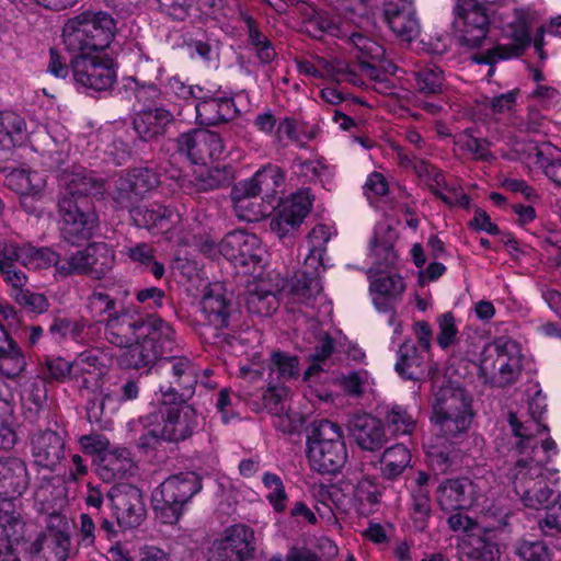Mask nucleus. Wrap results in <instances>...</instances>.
Listing matches in <instances>:
<instances>
[{
	"instance_id": "7c9ffc66",
	"label": "nucleus",
	"mask_w": 561,
	"mask_h": 561,
	"mask_svg": "<svg viewBox=\"0 0 561 561\" xmlns=\"http://www.w3.org/2000/svg\"><path fill=\"white\" fill-rule=\"evenodd\" d=\"M130 218L136 227L151 229H170L173 217L179 216L171 207L152 204L149 207H130Z\"/></svg>"
},
{
	"instance_id": "c85d7f7f",
	"label": "nucleus",
	"mask_w": 561,
	"mask_h": 561,
	"mask_svg": "<svg viewBox=\"0 0 561 561\" xmlns=\"http://www.w3.org/2000/svg\"><path fill=\"white\" fill-rule=\"evenodd\" d=\"M428 353L412 341L403 342L398 350L396 371L404 379L420 380L426 374Z\"/></svg>"
},
{
	"instance_id": "ea45409f",
	"label": "nucleus",
	"mask_w": 561,
	"mask_h": 561,
	"mask_svg": "<svg viewBox=\"0 0 561 561\" xmlns=\"http://www.w3.org/2000/svg\"><path fill=\"white\" fill-rule=\"evenodd\" d=\"M268 380L284 385V382L299 376V358L286 352L274 351L268 362Z\"/></svg>"
},
{
	"instance_id": "f257e3e1",
	"label": "nucleus",
	"mask_w": 561,
	"mask_h": 561,
	"mask_svg": "<svg viewBox=\"0 0 561 561\" xmlns=\"http://www.w3.org/2000/svg\"><path fill=\"white\" fill-rule=\"evenodd\" d=\"M60 184V233L65 241L78 245L90 239L98 226V216L90 210L89 197L99 193L102 184L85 169L64 172Z\"/></svg>"
},
{
	"instance_id": "c9c22d12",
	"label": "nucleus",
	"mask_w": 561,
	"mask_h": 561,
	"mask_svg": "<svg viewBox=\"0 0 561 561\" xmlns=\"http://www.w3.org/2000/svg\"><path fill=\"white\" fill-rule=\"evenodd\" d=\"M233 180V168L228 164H218L197 172L192 183L197 192H208L228 187L232 184Z\"/></svg>"
},
{
	"instance_id": "3c124183",
	"label": "nucleus",
	"mask_w": 561,
	"mask_h": 561,
	"mask_svg": "<svg viewBox=\"0 0 561 561\" xmlns=\"http://www.w3.org/2000/svg\"><path fill=\"white\" fill-rule=\"evenodd\" d=\"M432 516L431 496L421 490H412L410 517L416 531H424L427 528Z\"/></svg>"
},
{
	"instance_id": "f3484780",
	"label": "nucleus",
	"mask_w": 561,
	"mask_h": 561,
	"mask_svg": "<svg viewBox=\"0 0 561 561\" xmlns=\"http://www.w3.org/2000/svg\"><path fill=\"white\" fill-rule=\"evenodd\" d=\"M70 65L76 82L88 89L91 95L105 90V49L76 55Z\"/></svg>"
},
{
	"instance_id": "a878e982",
	"label": "nucleus",
	"mask_w": 561,
	"mask_h": 561,
	"mask_svg": "<svg viewBox=\"0 0 561 561\" xmlns=\"http://www.w3.org/2000/svg\"><path fill=\"white\" fill-rule=\"evenodd\" d=\"M195 111L196 122L203 126H215L230 122L239 113L232 98L213 95L196 102Z\"/></svg>"
},
{
	"instance_id": "4d7b16f0",
	"label": "nucleus",
	"mask_w": 561,
	"mask_h": 561,
	"mask_svg": "<svg viewBox=\"0 0 561 561\" xmlns=\"http://www.w3.org/2000/svg\"><path fill=\"white\" fill-rule=\"evenodd\" d=\"M387 425L394 434H411L415 428V420L401 405H393L386 414Z\"/></svg>"
},
{
	"instance_id": "37998d69",
	"label": "nucleus",
	"mask_w": 561,
	"mask_h": 561,
	"mask_svg": "<svg viewBox=\"0 0 561 561\" xmlns=\"http://www.w3.org/2000/svg\"><path fill=\"white\" fill-rule=\"evenodd\" d=\"M3 183L18 195L39 194L45 184L37 172L25 169L11 170L5 174Z\"/></svg>"
},
{
	"instance_id": "473e14b6",
	"label": "nucleus",
	"mask_w": 561,
	"mask_h": 561,
	"mask_svg": "<svg viewBox=\"0 0 561 561\" xmlns=\"http://www.w3.org/2000/svg\"><path fill=\"white\" fill-rule=\"evenodd\" d=\"M516 494L528 508L550 510L559 504V510H561V502L554 497L553 490L546 484L543 479L538 482L537 486L533 488L528 486L524 480H518Z\"/></svg>"
},
{
	"instance_id": "393cba45",
	"label": "nucleus",
	"mask_w": 561,
	"mask_h": 561,
	"mask_svg": "<svg viewBox=\"0 0 561 561\" xmlns=\"http://www.w3.org/2000/svg\"><path fill=\"white\" fill-rule=\"evenodd\" d=\"M25 542V523L13 501L0 502V550H15Z\"/></svg>"
},
{
	"instance_id": "e433bc0d",
	"label": "nucleus",
	"mask_w": 561,
	"mask_h": 561,
	"mask_svg": "<svg viewBox=\"0 0 561 561\" xmlns=\"http://www.w3.org/2000/svg\"><path fill=\"white\" fill-rule=\"evenodd\" d=\"M175 151L187 158L192 163H205V129H193L181 134L178 138L170 140Z\"/></svg>"
},
{
	"instance_id": "9d476101",
	"label": "nucleus",
	"mask_w": 561,
	"mask_h": 561,
	"mask_svg": "<svg viewBox=\"0 0 561 561\" xmlns=\"http://www.w3.org/2000/svg\"><path fill=\"white\" fill-rule=\"evenodd\" d=\"M486 482L478 478H454L444 480L436 490V500L445 512L469 510L485 496Z\"/></svg>"
},
{
	"instance_id": "8fccbe9b",
	"label": "nucleus",
	"mask_w": 561,
	"mask_h": 561,
	"mask_svg": "<svg viewBox=\"0 0 561 561\" xmlns=\"http://www.w3.org/2000/svg\"><path fill=\"white\" fill-rule=\"evenodd\" d=\"M415 89L425 95H436L443 91L444 72L436 66L420 68L413 72Z\"/></svg>"
},
{
	"instance_id": "09e8293b",
	"label": "nucleus",
	"mask_w": 561,
	"mask_h": 561,
	"mask_svg": "<svg viewBox=\"0 0 561 561\" xmlns=\"http://www.w3.org/2000/svg\"><path fill=\"white\" fill-rule=\"evenodd\" d=\"M431 421L437 434L450 439L465 433L472 417L455 414H432Z\"/></svg>"
},
{
	"instance_id": "6ab92c4d",
	"label": "nucleus",
	"mask_w": 561,
	"mask_h": 561,
	"mask_svg": "<svg viewBox=\"0 0 561 561\" xmlns=\"http://www.w3.org/2000/svg\"><path fill=\"white\" fill-rule=\"evenodd\" d=\"M347 430L350 436L363 450H379L388 440L382 422L371 414H354L347 423Z\"/></svg>"
},
{
	"instance_id": "e2e57ef3",
	"label": "nucleus",
	"mask_w": 561,
	"mask_h": 561,
	"mask_svg": "<svg viewBox=\"0 0 561 561\" xmlns=\"http://www.w3.org/2000/svg\"><path fill=\"white\" fill-rule=\"evenodd\" d=\"M311 206L312 198L309 190H306L294 194L290 199L283 204L280 209L301 224L310 211Z\"/></svg>"
},
{
	"instance_id": "49530a36",
	"label": "nucleus",
	"mask_w": 561,
	"mask_h": 561,
	"mask_svg": "<svg viewBox=\"0 0 561 561\" xmlns=\"http://www.w3.org/2000/svg\"><path fill=\"white\" fill-rule=\"evenodd\" d=\"M254 179L262 194V201L270 202L284 184L285 174L278 165L266 164L254 173Z\"/></svg>"
},
{
	"instance_id": "69168bd1",
	"label": "nucleus",
	"mask_w": 561,
	"mask_h": 561,
	"mask_svg": "<svg viewBox=\"0 0 561 561\" xmlns=\"http://www.w3.org/2000/svg\"><path fill=\"white\" fill-rule=\"evenodd\" d=\"M404 282L401 276L387 275L370 282V290L376 295L398 298L404 291Z\"/></svg>"
},
{
	"instance_id": "dca6fc26",
	"label": "nucleus",
	"mask_w": 561,
	"mask_h": 561,
	"mask_svg": "<svg viewBox=\"0 0 561 561\" xmlns=\"http://www.w3.org/2000/svg\"><path fill=\"white\" fill-rule=\"evenodd\" d=\"M163 413L161 437L164 442L179 443L187 439L198 427L197 411L190 404H168Z\"/></svg>"
},
{
	"instance_id": "79ce46f5",
	"label": "nucleus",
	"mask_w": 561,
	"mask_h": 561,
	"mask_svg": "<svg viewBox=\"0 0 561 561\" xmlns=\"http://www.w3.org/2000/svg\"><path fill=\"white\" fill-rule=\"evenodd\" d=\"M248 43L261 65H268L276 58V50L270 38L257 27L251 16L244 19Z\"/></svg>"
},
{
	"instance_id": "2f4dec72",
	"label": "nucleus",
	"mask_w": 561,
	"mask_h": 561,
	"mask_svg": "<svg viewBox=\"0 0 561 561\" xmlns=\"http://www.w3.org/2000/svg\"><path fill=\"white\" fill-rule=\"evenodd\" d=\"M25 366L26 360L20 346L0 322V375L15 378Z\"/></svg>"
},
{
	"instance_id": "680f3d73",
	"label": "nucleus",
	"mask_w": 561,
	"mask_h": 561,
	"mask_svg": "<svg viewBox=\"0 0 561 561\" xmlns=\"http://www.w3.org/2000/svg\"><path fill=\"white\" fill-rule=\"evenodd\" d=\"M247 307L250 312L259 316H271L278 308V298L260 293L255 288L249 290Z\"/></svg>"
},
{
	"instance_id": "052dcab7",
	"label": "nucleus",
	"mask_w": 561,
	"mask_h": 561,
	"mask_svg": "<svg viewBox=\"0 0 561 561\" xmlns=\"http://www.w3.org/2000/svg\"><path fill=\"white\" fill-rule=\"evenodd\" d=\"M340 387L351 397H362L369 386V374L366 370H355L342 375L339 379Z\"/></svg>"
},
{
	"instance_id": "412c9836",
	"label": "nucleus",
	"mask_w": 561,
	"mask_h": 561,
	"mask_svg": "<svg viewBox=\"0 0 561 561\" xmlns=\"http://www.w3.org/2000/svg\"><path fill=\"white\" fill-rule=\"evenodd\" d=\"M30 485L26 463L18 457L0 458V502L23 495Z\"/></svg>"
},
{
	"instance_id": "2eb2a0df",
	"label": "nucleus",
	"mask_w": 561,
	"mask_h": 561,
	"mask_svg": "<svg viewBox=\"0 0 561 561\" xmlns=\"http://www.w3.org/2000/svg\"><path fill=\"white\" fill-rule=\"evenodd\" d=\"M383 18L393 34L402 41L412 42L420 34V21L411 1L385 0Z\"/></svg>"
},
{
	"instance_id": "9b49d317",
	"label": "nucleus",
	"mask_w": 561,
	"mask_h": 561,
	"mask_svg": "<svg viewBox=\"0 0 561 561\" xmlns=\"http://www.w3.org/2000/svg\"><path fill=\"white\" fill-rule=\"evenodd\" d=\"M528 12L524 9H514L512 20L505 26V34L512 39L510 44H499L492 49L478 53L473 61L480 65H494L504 60L520 56L530 43L528 30Z\"/></svg>"
},
{
	"instance_id": "4468645a",
	"label": "nucleus",
	"mask_w": 561,
	"mask_h": 561,
	"mask_svg": "<svg viewBox=\"0 0 561 561\" xmlns=\"http://www.w3.org/2000/svg\"><path fill=\"white\" fill-rule=\"evenodd\" d=\"M219 251L234 266L242 267L261 265L265 254L260 239L243 230L227 233L219 243Z\"/></svg>"
},
{
	"instance_id": "a19ab883",
	"label": "nucleus",
	"mask_w": 561,
	"mask_h": 561,
	"mask_svg": "<svg viewBox=\"0 0 561 561\" xmlns=\"http://www.w3.org/2000/svg\"><path fill=\"white\" fill-rule=\"evenodd\" d=\"M537 454H526L517 459L514 468L511 470L513 486L516 491L518 480H524L530 488L537 486L538 482L543 479L545 467L543 460L536 459Z\"/></svg>"
},
{
	"instance_id": "6e6d98bb",
	"label": "nucleus",
	"mask_w": 561,
	"mask_h": 561,
	"mask_svg": "<svg viewBox=\"0 0 561 561\" xmlns=\"http://www.w3.org/2000/svg\"><path fill=\"white\" fill-rule=\"evenodd\" d=\"M374 267L369 272L380 273L392 267L397 262V254L391 242L380 240L377 236L371 240V253Z\"/></svg>"
},
{
	"instance_id": "72a5a7b5",
	"label": "nucleus",
	"mask_w": 561,
	"mask_h": 561,
	"mask_svg": "<svg viewBox=\"0 0 561 561\" xmlns=\"http://www.w3.org/2000/svg\"><path fill=\"white\" fill-rule=\"evenodd\" d=\"M455 146L471 159L482 162H492L495 156L491 151V141L483 137H477L473 128H466L454 138Z\"/></svg>"
},
{
	"instance_id": "b1692460",
	"label": "nucleus",
	"mask_w": 561,
	"mask_h": 561,
	"mask_svg": "<svg viewBox=\"0 0 561 561\" xmlns=\"http://www.w3.org/2000/svg\"><path fill=\"white\" fill-rule=\"evenodd\" d=\"M471 402V397L465 388L449 382L435 392L432 402V414H455L472 417Z\"/></svg>"
},
{
	"instance_id": "338daca9",
	"label": "nucleus",
	"mask_w": 561,
	"mask_h": 561,
	"mask_svg": "<svg viewBox=\"0 0 561 561\" xmlns=\"http://www.w3.org/2000/svg\"><path fill=\"white\" fill-rule=\"evenodd\" d=\"M438 334L436 341L442 350H448L457 340L458 328L451 312H446L437 318Z\"/></svg>"
},
{
	"instance_id": "6e6552de",
	"label": "nucleus",
	"mask_w": 561,
	"mask_h": 561,
	"mask_svg": "<svg viewBox=\"0 0 561 561\" xmlns=\"http://www.w3.org/2000/svg\"><path fill=\"white\" fill-rule=\"evenodd\" d=\"M454 15L453 26L460 45L469 48L481 46L490 31L486 8L477 0H458Z\"/></svg>"
},
{
	"instance_id": "ddd939ff",
	"label": "nucleus",
	"mask_w": 561,
	"mask_h": 561,
	"mask_svg": "<svg viewBox=\"0 0 561 561\" xmlns=\"http://www.w3.org/2000/svg\"><path fill=\"white\" fill-rule=\"evenodd\" d=\"M159 183V175L152 169L135 168L115 180L112 198L121 208H130Z\"/></svg>"
},
{
	"instance_id": "774afa93",
	"label": "nucleus",
	"mask_w": 561,
	"mask_h": 561,
	"mask_svg": "<svg viewBox=\"0 0 561 561\" xmlns=\"http://www.w3.org/2000/svg\"><path fill=\"white\" fill-rule=\"evenodd\" d=\"M516 553L524 561H550L551 553L543 541L520 540L516 546Z\"/></svg>"
},
{
	"instance_id": "a211bd4d",
	"label": "nucleus",
	"mask_w": 561,
	"mask_h": 561,
	"mask_svg": "<svg viewBox=\"0 0 561 561\" xmlns=\"http://www.w3.org/2000/svg\"><path fill=\"white\" fill-rule=\"evenodd\" d=\"M105 244L90 243L83 251H78L58 265V274L67 277L73 274H90L95 279H102L104 274Z\"/></svg>"
},
{
	"instance_id": "603ef678",
	"label": "nucleus",
	"mask_w": 561,
	"mask_h": 561,
	"mask_svg": "<svg viewBox=\"0 0 561 561\" xmlns=\"http://www.w3.org/2000/svg\"><path fill=\"white\" fill-rule=\"evenodd\" d=\"M462 561H500V550L496 543L477 538L462 548Z\"/></svg>"
},
{
	"instance_id": "13d9d810",
	"label": "nucleus",
	"mask_w": 561,
	"mask_h": 561,
	"mask_svg": "<svg viewBox=\"0 0 561 561\" xmlns=\"http://www.w3.org/2000/svg\"><path fill=\"white\" fill-rule=\"evenodd\" d=\"M153 510L157 518L163 524H175L183 512V505L175 502H167V499L157 494V490L152 492Z\"/></svg>"
},
{
	"instance_id": "4be33fe9",
	"label": "nucleus",
	"mask_w": 561,
	"mask_h": 561,
	"mask_svg": "<svg viewBox=\"0 0 561 561\" xmlns=\"http://www.w3.org/2000/svg\"><path fill=\"white\" fill-rule=\"evenodd\" d=\"M34 462L54 471L65 458V439L51 430L38 431L31 439Z\"/></svg>"
},
{
	"instance_id": "a18cd8bd",
	"label": "nucleus",
	"mask_w": 561,
	"mask_h": 561,
	"mask_svg": "<svg viewBox=\"0 0 561 561\" xmlns=\"http://www.w3.org/2000/svg\"><path fill=\"white\" fill-rule=\"evenodd\" d=\"M380 497L381 490L373 479L363 478L357 482L354 490V502L359 515L368 516L374 513Z\"/></svg>"
},
{
	"instance_id": "5701e85b",
	"label": "nucleus",
	"mask_w": 561,
	"mask_h": 561,
	"mask_svg": "<svg viewBox=\"0 0 561 561\" xmlns=\"http://www.w3.org/2000/svg\"><path fill=\"white\" fill-rule=\"evenodd\" d=\"M114 345L118 347V352L111 354V358H114L122 369L139 370L148 367L151 370L161 357L157 350L150 347L142 339Z\"/></svg>"
},
{
	"instance_id": "f704fd0d",
	"label": "nucleus",
	"mask_w": 561,
	"mask_h": 561,
	"mask_svg": "<svg viewBox=\"0 0 561 561\" xmlns=\"http://www.w3.org/2000/svg\"><path fill=\"white\" fill-rule=\"evenodd\" d=\"M319 270L306 267L296 273L290 287L293 298L301 304L311 305L318 295L322 291V285L319 278Z\"/></svg>"
},
{
	"instance_id": "bf43d9fd",
	"label": "nucleus",
	"mask_w": 561,
	"mask_h": 561,
	"mask_svg": "<svg viewBox=\"0 0 561 561\" xmlns=\"http://www.w3.org/2000/svg\"><path fill=\"white\" fill-rule=\"evenodd\" d=\"M288 392V388L284 385L268 380V387L262 398L264 408L268 413L276 415L286 411L285 400Z\"/></svg>"
},
{
	"instance_id": "1a4fd4ad",
	"label": "nucleus",
	"mask_w": 561,
	"mask_h": 561,
	"mask_svg": "<svg viewBox=\"0 0 561 561\" xmlns=\"http://www.w3.org/2000/svg\"><path fill=\"white\" fill-rule=\"evenodd\" d=\"M255 551V536L251 527L234 524L216 538L207 552V561H250Z\"/></svg>"
},
{
	"instance_id": "bb28decb",
	"label": "nucleus",
	"mask_w": 561,
	"mask_h": 561,
	"mask_svg": "<svg viewBox=\"0 0 561 561\" xmlns=\"http://www.w3.org/2000/svg\"><path fill=\"white\" fill-rule=\"evenodd\" d=\"M156 490L157 494L167 499V502L184 506L202 490V478L193 471L181 472L167 478Z\"/></svg>"
},
{
	"instance_id": "cd10ccee",
	"label": "nucleus",
	"mask_w": 561,
	"mask_h": 561,
	"mask_svg": "<svg viewBox=\"0 0 561 561\" xmlns=\"http://www.w3.org/2000/svg\"><path fill=\"white\" fill-rule=\"evenodd\" d=\"M314 22L323 32H328L333 36L347 37L360 53V56H358L359 58H367L370 60H380L383 58V47L367 36L357 32H348L344 27L340 26L337 22L329 18L318 16Z\"/></svg>"
},
{
	"instance_id": "423d86ee",
	"label": "nucleus",
	"mask_w": 561,
	"mask_h": 561,
	"mask_svg": "<svg viewBox=\"0 0 561 561\" xmlns=\"http://www.w3.org/2000/svg\"><path fill=\"white\" fill-rule=\"evenodd\" d=\"M199 312L204 339L220 347H232L238 337L229 330L230 301L220 284H215L205 291L199 302Z\"/></svg>"
},
{
	"instance_id": "4c0bfd02",
	"label": "nucleus",
	"mask_w": 561,
	"mask_h": 561,
	"mask_svg": "<svg viewBox=\"0 0 561 561\" xmlns=\"http://www.w3.org/2000/svg\"><path fill=\"white\" fill-rule=\"evenodd\" d=\"M26 123L11 111L0 112V151H9L24 139Z\"/></svg>"
},
{
	"instance_id": "0e129e2a",
	"label": "nucleus",
	"mask_w": 561,
	"mask_h": 561,
	"mask_svg": "<svg viewBox=\"0 0 561 561\" xmlns=\"http://www.w3.org/2000/svg\"><path fill=\"white\" fill-rule=\"evenodd\" d=\"M291 168L293 172L304 180V183L317 182L328 173V167L316 160L296 158Z\"/></svg>"
},
{
	"instance_id": "20e7f679",
	"label": "nucleus",
	"mask_w": 561,
	"mask_h": 561,
	"mask_svg": "<svg viewBox=\"0 0 561 561\" xmlns=\"http://www.w3.org/2000/svg\"><path fill=\"white\" fill-rule=\"evenodd\" d=\"M518 344L505 336L497 337L483 347L479 377L491 387L505 388L514 385L522 373Z\"/></svg>"
},
{
	"instance_id": "c756f323",
	"label": "nucleus",
	"mask_w": 561,
	"mask_h": 561,
	"mask_svg": "<svg viewBox=\"0 0 561 561\" xmlns=\"http://www.w3.org/2000/svg\"><path fill=\"white\" fill-rule=\"evenodd\" d=\"M174 121L173 114L161 106L153 108H140L134 118V129L144 140L152 139L165 131V128Z\"/></svg>"
},
{
	"instance_id": "de8ad7c7",
	"label": "nucleus",
	"mask_w": 561,
	"mask_h": 561,
	"mask_svg": "<svg viewBox=\"0 0 561 561\" xmlns=\"http://www.w3.org/2000/svg\"><path fill=\"white\" fill-rule=\"evenodd\" d=\"M22 257L23 266L30 270L47 268L54 265L58 273V265L64 263V260L59 259V254L49 248H36L31 243H25V253L22 254Z\"/></svg>"
},
{
	"instance_id": "0eeeda50",
	"label": "nucleus",
	"mask_w": 561,
	"mask_h": 561,
	"mask_svg": "<svg viewBox=\"0 0 561 561\" xmlns=\"http://www.w3.org/2000/svg\"><path fill=\"white\" fill-rule=\"evenodd\" d=\"M66 50L77 55L105 49V12L83 11L68 19L62 27Z\"/></svg>"
},
{
	"instance_id": "7ed1b4c3",
	"label": "nucleus",
	"mask_w": 561,
	"mask_h": 561,
	"mask_svg": "<svg viewBox=\"0 0 561 561\" xmlns=\"http://www.w3.org/2000/svg\"><path fill=\"white\" fill-rule=\"evenodd\" d=\"M306 445L310 467L319 473L335 474L347 460L343 431L330 420H314L307 426Z\"/></svg>"
},
{
	"instance_id": "864d4df0",
	"label": "nucleus",
	"mask_w": 561,
	"mask_h": 561,
	"mask_svg": "<svg viewBox=\"0 0 561 561\" xmlns=\"http://www.w3.org/2000/svg\"><path fill=\"white\" fill-rule=\"evenodd\" d=\"M84 324L68 318H55L49 325L48 334L56 343H62L67 339L79 342L82 339Z\"/></svg>"
},
{
	"instance_id": "58836bf2",
	"label": "nucleus",
	"mask_w": 561,
	"mask_h": 561,
	"mask_svg": "<svg viewBox=\"0 0 561 561\" xmlns=\"http://www.w3.org/2000/svg\"><path fill=\"white\" fill-rule=\"evenodd\" d=\"M410 450L403 444H396L387 448L381 456V477L386 480H396L410 466Z\"/></svg>"
},
{
	"instance_id": "f8f14e48",
	"label": "nucleus",
	"mask_w": 561,
	"mask_h": 561,
	"mask_svg": "<svg viewBox=\"0 0 561 561\" xmlns=\"http://www.w3.org/2000/svg\"><path fill=\"white\" fill-rule=\"evenodd\" d=\"M112 516L122 528L139 526L146 518V506L140 490L128 483H118L107 492Z\"/></svg>"
},
{
	"instance_id": "f03ea898",
	"label": "nucleus",
	"mask_w": 561,
	"mask_h": 561,
	"mask_svg": "<svg viewBox=\"0 0 561 561\" xmlns=\"http://www.w3.org/2000/svg\"><path fill=\"white\" fill-rule=\"evenodd\" d=\"M174 335L171 324L160 317H142L124 299L107 296V343L127 344L142 339L160 356H164L173 351Z\"/></svg>"
},
{
	"instance_id": "aec40b11",
	"label": "nucleus",
	"mask_w": 561,
	"mask_h": 561,
	"mask_svg": "<svg viewBox=\"0 0 561 561\" xmlns=\"http://www.w3.org/2000/svg\"><path fill=\"white\" fill-rule=\"evenodd\" d=\"M529 412L531 420L519 421L514 412L508 413V424L511 426L514 436L518 437L519 440L516 444L517 449L520 454H538L537 442L535 436L542 432H547L548 427L541 424V415L543 413L540 408L538 400L534 399L529 404Z\"/></svg>"
},
{
	"instance_id": "39448f33",
	"label": "nucleus",
	"mask_w": 561,
	"mask_h": 561,
	"mask_svg": "<svg viewBox=\"0 0 561 561\" xmlns=\"http://www.w3.org/2000/svg\"><path fill=\"white\" fill-rule=\"evenodd\" d=\"M154 373L159 376L158 388L162 404L186 403L193 397L198 374L190 358L171 353L161 356Z\"/></svg>"
},
{
	"instance_id": "5fc2aeb1",
	"label": "nucleus",
	"mask_w": 561,
	"mask_h": 561,
	"mask_svg": "<svg viewBox=\"0 0 561 561\" xmlns=\"http://www.w3.org/2000/svg\"><path fill=\"white\" fill-rule=\"evenodd\" d=\"M262 483L268 491L265 495L268 503L276 513H283L286 510L288 496L282 478L272 472H265L262 477Z\"/></svg>"
},
{
	"instance_id": "c03bdc74",
	"label": "nucleus",
	"mask_w": 561,
	"mask_h": 561,
	"mask_svg": "<svg viewBox=\"0 0 561 561\" xmlns=\"http://www.w3.org/2000/svg\"><path fill=\"white\" fill-rule=\"evenodd\" d=\"M331 239L330 228L325 225H317L308 234L309 252L305 260V267L313 270L324 268L323 257L327 252V243Z\"/></svg>"
}]
</instances>
